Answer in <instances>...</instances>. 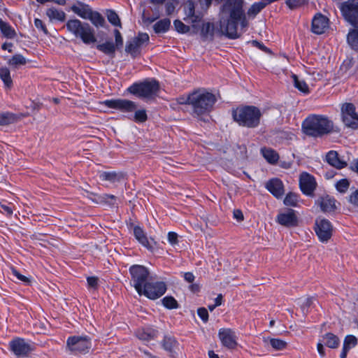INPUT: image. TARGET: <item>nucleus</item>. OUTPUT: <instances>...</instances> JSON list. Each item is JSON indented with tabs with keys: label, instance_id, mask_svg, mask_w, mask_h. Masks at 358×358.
Instances as JSON below:
<instances>
[{
	"label": "nucleus",
	"instance_id": "13",
	"mask_svg": "<svg viewBox=\"0 0 358 358\" xmlns=\"http://www.w3.org/2000/svg\"><path fill=\"white\" fill-rule=\"evenodd\" d=\"M343 122L345 125L353 129H358V115L355 106L351 103H345L341 108Z\"/></svg>",
	"mask_w": 358,
	"mask_h": 358
},
{
	"label": "nucleus",
	"instance_id": "2",
	"mask_svg": "<svg viewBox=\"0 0 358 358\" xmlns=\"http://www.w3.org/2000/svg\"><path fill=\"white\" fill-rule=\"evenodd\" d=\"M216 101L215 94L203 88L196 90L187 96H180V104L190 105L194 115L205 122L209 121V113Z\"/></svg>",
	"mask_w": 358,
	"mask_h": 358
},
{
	"label": "nucleus",
	"instance_id": "44",
	"mask_svg": "<svg viewBox=\"0 0 358 358\" xmlns=\"http://www.w3.org/2000/svg\"><path fill=\"white\" fill-rule=\"evenodd\" d=\"M108 20L114 26L121 27V22L117 14L113 10H108L107 12Z\"/></svg>",
	"mask_w": 358,
	"mask_h": 358
},
{
	"label": "nucleus",
	"instance_id": "9",
	"mask_svg": "<svg viewBox=\"0 0 358 358\" xmlns=\"http://www.w3.org/2000/svg\"><path fill=\"white\" fill-rule=\"evenodd\" d=\"M129 273L133 286L138 294H141V292H143L145 285L150 282L148 270L143 266L133 265L129 268Z\"/></svg>",
	"mask_w": 358,
	"mask_h": 358
},
{
	"label": "nucleus",
	"instance_id": "42",
	"mask_svg": "<svg viewBox=\"0 0 358 358\" xmlns=\"http://www.w3.org/2000/svg\"><path fill=\"white\" fill-rule=\"evenodd\" d=\"M214 34V25L213 23L207 22L203 24L201 28V35L208 38V37L213 38Z\"/></svg>",
	"mask_w": 358,
	"mask_h": 358
},
{
	"label": "nucleus",
	"instance_id": "37",
	"mask_svg": "<svg viewBox=\"0 0 358 358\" xmlns=\"http://www.w3.org/2000/svg\"><path fill=\"white\" fill-rule=\"evenodd\" d=\"M292 78L293 79L294 85L296 88L305 94H308L309 92V87L304 80H299L298 76L295 74H292Z\"/></svg>",
	"mask_w": 358,
	"mask_h": 358
},
{
	"label": "nucleus",
	"instance_id": "43",
	"mask_svg": "<svg viewBox=\"0 0 358 358\" xmlns=\"http://www.w3.org/2000/svg\"><path fill=\"white\" fill-rule=\"evenodd\" d=\"M357 343L358 340L355 336L348 335L344 339L343 347L350 350L351 348H355L357 345Z\"/></svg>",
	"mask_w": 358,
	"mask_h": 358
},
{
	"label": "nucleus",
	"instance_id": "7",
	"mask_svg": "<svg viewBox=\"0 0 358 358\" xmlns=\"http://www.w3.org/2000/svg\"><path fill=\"white\" fill-rule=\"evenodd\" d=\"M159 89V83L156 80L152 79L134 83L128 87L127 90L138 98L150 99L157 94Z\"/></svg>",
	"mask_w": 358,
	"mask_h": 358
},
{
	"label": "nucleus",
	"instance_id": "6",
	"mask_svg": "<svg viewBox=\"0 0 358 358\" xmlns=\"http://www.w3.org/2000/svg\"><path fill=\"white\" fill-rule=\"evenodd\" d=\"M67 30L76 38H79L85 44L96 41L94 30L87 23L82 22L78 19L69 20L66 24Z\"/></svg>",
	"mask_w": 358,
	"mask_h": 358
},
{
	"label": "nucleus",
	"instance_id": "32",
	"mask_svg": "<svg viewBox=\"0 0 358 358\" xmlns=\"http://www.w3.org/2000/svg\"><path fill=\"white\" fill-rule=\"evenodd\" d=\"M73 10L80 17L89 20L93 10L88 6H81L80 7H73Z\"/></svg>",
	"mask_w": 358,
	"mask_h": 358
},
{
	"label": "nucleus",
	"instance_id": "12",
	"mask_svg": "<svg viewBox=\"0 0 358 358\" xmlns=\"http://www.w3.org/2000/svg\"><path fill=\"white\" fill-rule=\"evenodd\" d=\"M103 104L109 108L115 109L124 113H132L137 108V104L134 101L124 99L106 100Z\"/></svg>",
	"mask_w": 358,
	"mask_h": 358
},
{
	"label": "nucleus",
	"instance_id": "54",
	"mask_svg": "<svg viewBox=\"0 0 358 358\" xmlns=\"http://www.w3.org/2000/svg\"><path fill=\"white\" fill-rule=\"evenodd\" d=\"M222 0H199L202 9H208L213 1L220 3Z\"/></svg>",
	"mask_w": 358,
	"mask_h": 358
},
{
	"label": "nucleus",
	"instance_id": "3",
	"mask_svg": "<svg viewBox=\"0 0 358 358\" xmlns=\"http://www.w3.org/2000/svg\"><path fill=\"white\" fill-rule=\"evenodd\" d=\"M231 115L234 121L240 127L255 129L260 125L263 114L257 106L241 105L232 110Z\"/></svg>",
	"mask_w": 358,
	"mask_h": 358
},
{
	"label": "nucleus",
	"instance_id": "39",
	"mask_svg": "<svg viewBox=\"0 0 358 358\" xmlns=\"http://www.w3.org/2000/svg\"><path fill=\"white\" fill-rule=\"evenodd\" d=\"M89 20H90L92 23L96 27H103L105 24L104 18L99 13L96 11H93L91 13Z\"/></svg>",
	"mask_w": 358,
	"mask_h": 358
},
{
	"label": "nucleus",
	"instance_id": "49",
	"mask_svg": "<svg viewBox=\"0 0 358 358\" xmlns=\"http://www.w3.org/2000/svg\"><path fill=\"white\" fill-rule=\"evenodd\" d=\"M350 185V182L347 179H341L336 183V189L338 192L344 193L345 192Z\"/></svg>",
	"mask_w": 358,
	"mask_h": 358
},
{
	"label": "nucleus",
	"instance_id": "50",
	"mask_svg": "<svg viewBox=\"0 0 358 358\" xmlns=\"http://www.w3.org/2000/svg\"><path fill=\"white\" fill-rule=\"evenodd\" d=\"M115 40V48L119 49L123 45V38L120 34V32L117 29L114 30Z\"/></svg>",
	"mask_w": 358,
	"mask_h": 358
},
{
	"label": "nucleus",
	"instance_id": "28",
	"mask_svg": "<svg viewBox=\"0 0 358 358\" xmlns=\"http://www.w3.org/2000/svg\"><path fill=\"white\" fill-rule=\"evenodd\" d=\"M261 153L265 159L271 164H275L278 162V154L271 148H263L261 149Z\"/></svg>",
	"mask_w": 358,
	"mask_h": 358
},
{
	"label": "nucleus",
	"instance_id": "52",
	"mask_svg": "<svg viewBox=\"0 0 358 358\" xmlns=\"http://www.w3.org/2000/svg\"><path fill=\"white\" fill-rule=\"evenodd\" d=\"M197 314L202 321L206 323L208 321V313L206 308L202 307L197 310Z\"/></svg>",
	"mask_w": 358,
	"mask_h": 358
},
{
	"label": "nucleus",
	"instance_id": "35",
	"mask_svg": "<svg viewBox=\"0 0 358 358\" xmlns=\"http://www.w3.org/2000/svg\"><path fill=\"white\" fill-rule=\"evenodd\" d=\"M171 24V21L169 19H164L156 22L154 26V30L156 33L166 32Z\"/></svg>",
	"mask_w": 358,
	"mask_h": 358
},
{
	"label": "nucleus",
	"instance_id": "16",
	"mask_svg": "<svg viewBox=\"0 0 358 358\" xmlns=\"http://www.w3.org/2000/svg\"><path fill=\"white\" fill-rule=\"evenodd\" d=\"M299 186L304 194L313 195L317 187L315 177L306 172L302 173L299 178Z\"/></svg>",
	"mask_w": 358,
	"mask_h": 358
},
{
	"label": "nucleus",
	"instance_id": "23",
	"mask_svg": "<svg viewBox=\"0 0 358 358\" xmlns=\"http://www.w3.org/2000/svg\"><path fill=\"white\" fill-rule=\"evenodd\" d=\"M323 212H331L336 209V200L329 195L320 197L316 201Z\"/></svg>",
	"mask_w": 358,
	"mask_h": 358
},
{
	"label": "nucleus",
	"instance_id": "20",
	"mask_svg": "<svg viewBox=\"0 0 358 358\" xmlns=\"http://www.w3.org/2000/svg\"><path fill=\"white\" fill-rule=\"evenodd\" d=\"M266 188L275 197H281L284 194L282 182L278 178L269 180L266 184Z\"/></svg>",
	"mask_w": 358,
	"mask_h": 358
},
{
	"label": "nucleus",
	"instance_id": "41",
	"mask_svg": "<svg viewBox=\"0 0 358 358\" xmlns=\"http://www.w3.org/2000/svg\"><path fill=\"white\" fill-rule=\"evenodd\" d=\"M177 341L176 340L171 336H165L163 341V347L164 348L170 352H173V348L176 345Z\"/></svg>",
	"mask_w": 358,
	"mask_h": 358
},
{
	"label": "nucleus",
	"instance_id": "21",
	"mask_svg": "<svg viewBox=\"0 0 358 358\" xmlns=\"http://www.w3.org/2000/svg\"><path fill=\"white\" fill-rule=\"evenodd\" d=\"M99 178L101 181H108L112 184L121 182L124 179V174L116 171H101Z\"/></svg>",
	"mask_w": 358,
	"mask_h": 358
},
{
	"label": "nucleus",
	"instance_id": "62",
	"mask_svg": "<svg viewBox=\"0 0 358 358\" xmlns=\"http://www.w3.org/2000/svg\"><path fill=\"white\" fill-rule=\"evenodd\" d=\"M322 342H319L317 345V351H318V353L320 354V355L323 357L326 355V353H325V350H324V345L322 343Z\"/></svg>",
	"mask_w": 358,
	"mask_h": 358
},
{
	"label": "nucleus",
	"instance_id": "38",
	"mask_svg": "<svg viewBox=\"0 0 358 358\" xmlns=\"http://www.w3.org/2000/svg\"><path fill=\"white\" fill-rule=\"evenodd\" d=\"M16 115L12 113H0V125H7L15 122Z\"/></svg>",
	"mask_w": 358,
	"mask_h": 358
},
{
	"label": "nucleus",
	"instance_id": "14",
	"mask_svg": "<svg viewBox=\"0 0 358 358\" xmlns=\"http://www.w3.org/2000/svg\"><path fill=\"white\" fill-rule=\"evenodd\" d=\"M166 290V287L163 282L150 281L145 285L143 292H141L139 295H145L150 299H156L162 296Z\"/></svg>",
	"mask_w": 358,
	"mask_h": 358
},
{
	"label": "nucleus",
	"instance_id": "8",
	"mask_svg": "<svg viewBox=\"0 0 358 358\" xmlns=\"http://www.w3.org/2000/svg\"><path fill=\"white\" fill-rule=\"evenodd\" d=\"M66 348L73 354H85L92 348V339L86 335L70 336L66 340Z\"/></svg>",
	"mask_w": 358,
	"mask_h": 358
},
{
	"label": "nucleus",
	"instance_id": "60",
	"mask_svg": "<svg viewBox=\"0 0 358 358\" xmlns=\"http://www.w3.org/2000/svg\"><path fill=\"white\" fill-rule=\"evenodd\" d=\"M349 201L354 206L358 207V190L353 192L350 194Z\"/></svg>",
	"mask_w": 358,
	"mask_h": 358
},
{
	"label": "nucleus",
	"instance_id": "19",
	"mask_svg": "<svg viewBox=\"0 0 358 358\" xmlns=\"http://www.w3.org/2000/svg\"><path fill=\"white\" fill-rule=\"evenodd\" d=\"M329 27V19L324 15L317 14L312 20L311 29L316 34L324 33Z\"/></svg>",
	"mask_w": 358,
	"mask_h": 358
},
{
	"label": "nucleus",
	"instance_id": "36",
	"mask_svg": "<svg viewBox=\"0 0 358 358\" xmlns=\"http://www.w3.org/2000/svg\"><path fill=\"white\" fill-rule=\"evenodd\" d=\"M0 78L3 82L6 87H10L13 84V80L10 77V73L8 68L2 67L0 69Z\"/></svg>",
	"mask_w": 358,
	"mask_h": 358
},
{
	"label": "nucleus",
	"instance_id": "64",
	"mask_svg": "<svg viewBox=\"0 0 358 358\" xmlns=\"http://www.w3.org/2000/svg\"><path fill=\"white\" fill-rule=\"evenodd\" d=\"M184 278L187 282L192 283L195 278L192 273L187 272L184 274Z\"/></svg>",
	"mask_w": 358,
	"mask_h": 358
},
{
	"label": "nucleus",
	"instance_id": "27",
	"mask_svg": "<svg viewBox=\"0 0 358 358\" xmlns=\"http://www.w3.org/2000/svg\"><path fill=\"white\" fill-rule=\"evenodd\" d=\"M46 15L48 17L51 22L59 21L63 22L66 18V13L59 9L55 8H50L46 10Z\"/></svg>",
	"mask_w": 358,
	"mask_h": 358
},
{
	"label": "nucleus",
	"instance_id": "51",
	"mask_svg": "<svg viewBox=\"0 0 358 358\" xmlns=\"http://www.w3.org/2000/svg\"><path fill=\"white\" fill-rule=\"evenodd\" d=\"M306 2V0H287L286 3L291 9L296 8Z\"/></svg>",
	"mask_w": 358,
	"mask_h": 358
},
{
	"label": "nucleus",
	"instance_id": "46",
	"mask_svg": "<svg viewBox=\"0 0 358 358\" xmlns=\"http://www.w3.org/2000/svg\"><path fill=\"white\" fill-rule=\"evenodd\" d=\"M148 116L145 110H136L134 111V120L136 122H144L147 120Z\"/></svg>",
	"mask_w": 358,
	"mask_h": 358
},
{
	"label": "nucleus",
	"instance_id": "59",
	"mask_svg": "<svg viewBox=\"0 0 358 358\" xmlns=\"http://www.w3.org/2000/svg\"><path fill=\"white\" fill-rule=\"evenodd\" d=\"M103 199L109 203L110 205H114L116 201V196L113 194H105L102 196Z\"/></svg>",
	"mask_w": 358,
	"mask_h": 358
},
{
	"label": "nucleus",
	"instance_id": "63",
	"mask_svg": "<svg viewBox=\"0 0 358 358\" xmlns=\"http://www.w3.org/2000/svg\"><path fill=\"white\" fill-rule=\"evenodd\" d=\"M1 207L3 212L8 215L13 214V208L9 205L1 204Z\"/></svg>",
	"mask_w": 358,
	"mask_h": 358
},
{
	"label": "nucleus",
	"instance_id": "45",
	"mask_svg": "<svg viewBox=\"0 0 358 358\" xmlns=\"http://www.w3.org/2000/svg\"><path fill=\"white\" fill-rule=\"evenodd\" d=\"M298 202V196L294 193H289L284 199L286 206H296Z\"/></svg>",
	"mask_w": 358,
	"mask_h": 358
},
{
	"label": "nucleus",
	"instance_id": "30",
	"mask_svg": "<svg viewBox=\"0 0 358 358\" xmlns=\"http://www.w3.org/2000/svg\"><path fill=\"white\" fill-rule=\"evenodd\" d=\"M264 341L269 344L275 350H282L287 348V343L279 338H264Z\"/></svg>",
	"mask_w": 358,
	"mask_h": 358
},
{
	"label": "nucleus",
	"instance_id": "24",
	"mask_svg": "<svg viewBox=\"0 0 358 358\" xmlns=\"http://www.w3.org/2000/svg\"><path fill=\"white\" fill-rule=\"evenodd\" d=\"M184 10L186 15L185 20H189L192 22H196L199 20V16L195 15V1L192 0H187L184 3Z\"/></svg>",
	"mask_w": 358,
	"mask_h": 358
},
{
	"label": "nucleus",
	"instance_id": "33",
	"mask_svg": "<svg viewBox=\"0 0 358 358\" xmlns=\"http://www.w3.org/2000/svg\"><path fill=\"white\" fill-rule=\"evenodd\" d=\"M266 6L264 1L262 0L259 2L253 3L248 9L247 14L249 17H255L259 13L262 11Z\"/></svg>",
	"mask_w": 358,
	"mask_h": 358
},
{
	"label": "nucleus",
	"instance_id": "10",
	"mask_svg": "<svg viewBox=\"0 0 358 358\" xmlns=\"http://www.w3.org/2000/svg\"><path fill=\"white\" fill-rule=\"evenodd\" d=\"M9 348L17 357H24L34 350V345L31 341L17 337L9 342Z\"/></svg>",
	"mask_w": 358,
	"mask_h": 358
},
{
	"label": "nucleus",
	"instance_id": "58",
	"mask_svg": "<svg viewBox=\"0 0 358 358\" xmlns=\"http://www.w3.org/2000/svg\"><path fill=\"white\" fill-rule=\"evenodd\" d=\"M168 241L170 244L176 245L178 243V234L176 232H169L168 234Z\"/></svg>",
	"mask_w": 358,
	"mask_h": 358
},
{
	"label": "nucleus",
	"instance_id": "55",
	"mask_svg": "<svg viewBox=\"0 0 358 358\" xmlns=\"http://www.w3.org/2000/svg\"><path fill=\"white\" fill-rule=\"evenodd\" d=\"M34 25L38 29L42 31L45 34H48V29L42 20L36 18L34 20Z\"/></svg>",
	"mask_w": 358,
	"mask_h": 358
},
{
	"label": "nucleus",
	"instance_id": "1",
	"mask_svg": "<svg viewBox=\"0 0 358 358\" xmlns=\"http://www.w3.org/2000/svg\"><path fill=\"white\" fill-rule=\"evenodd\" d=\"M222 17L220 21L221 32L230 39L240 37L237 31L238 24L240 22L242 28L248 26L241 0H227L222 7Z\"/></svg>",
	"mask_w": 358,
	"mask_h": 358
},
{
	"label": "nucleus",
	"instance_id": "48",
	"mask_svg": "<svg viewBox=\"0 0 358 358\" xmlns=\"http://www.w3.org/2000/svg\"><path fill=\"white\" fill-rule=\"evenodd\" d=\"M12 274L15 276L19 280L23 282L26 285H29L31 282L29 278L22 275L15 268L12 267L10 268Z\"/></svg>",
	"mask_w": 358,
	"mask_h": 358
},
{
	"label": "nucleus",
	"instance_id": "47",
	"mask_svg": "<svg viewBox=\"0 0 358 358\" xmlns=\"http://www.w3.org/2000/svg\"><path fill=\"white\" fill-rule=\"evenodd\" d=\"M163 305L169 309L176 308L178 306L177 301L172 296H166L162 299Z\"/></svg>",
	"mask_w": 358,
	"mask_h": 358
},
{
	"label": "nucleus",
	"instance_id": "11",
	"mask_svg": "<svg viewBox=\"0 0 358 358\" xmlns=\"http://www.w3.org/2000/svg\"><path fill=\"white\" fill-rule=\"evenodd\" d=\"M149 41V36L146 33H139L138 35L127 43L125 51L133 57L141 54V49Z\"/></svg>",
	"mask_w": 358,
	"mask_h": 358
},
{
	"label": "nucleus",
	"instance_id": "5",
	"mask_svg": "<svg viewBox=\"0 0 358 358\" xmlns=\"http://www.w3.org/2000/svg\"><path fill=\"white\" fill-rule=\"evenodd\" d=\"M340 8L345 19L355 28L348 33V43L352 49L358 50V0L345 1Z\"/></svg>",
	"mask_w": 358,
	"mask_h": 358
},
{
	"label": "nucleus",
	"instance_id": "17",
	"mask_svg": "<svg viewBox=\"0 0 358 358\" xmlns=\"http://www.w3.org/2000/svg\"><path fill=\"white\" fill-rule=\"evenodd\" d=\"M276 222L286 227H294L298 225V217L294 210L288 208L277 215Z\"/></svg>",
	"mask_w": 358,
	"mask_h": 358
},
{
	"label": "nucleus",
	"instance_id": "22",
	"mask_svg": "<svg viewBox=\"0 0 358 358\" xmlns=\"http://www.w3.org/2000/svg\"><path fill=\"white\" fill-rule=\"evenodd\" d=\"M326 161L329 165L336 168L337 169H341L348 165L345 161L339 157L338 153L335 150H331L327 152L326 155Z\"/></svg>",
	"mask_w": 358,
	"mask_h": 358
},
{
	"label": "nucleus",
	"instance_id": "29",
	"mask_svg": "<svg viewBox=\"0 0 358 358\" xmlns=\"http://www.w3.org/2000/svg\"><path fill=\"white\" fill-rule=\"evenodd\" d=\"M134 235L136 240L143 246L148 248L149 241L146 237L143 230L139 226H135L134 227Z\"/></svg>",
	"mask_w": 358,
	"mask_h": 358
},
{
	"label": "nucleus",
	"instance_id": "56",
	"mask_svg": "<svg viewBox=\"0 0 358 358\" xmlns=\"http://www.w3.org/2000/svg\"><path fill=\"white\" fill-rule=\"evenodd\" d=\"M251 43L253 45V46L258 48L259 50L264 51V52L271 53V50L266 47L262 43H260L256 40L252 41Z\"/></svg>",
	"mask_w": 358,
	"mask_h": 358
},
{
	"label": "nucleus",
	"instance_id": "57",
	"mask_svg": "<svg viewBox=\"0 0 358 358\" xmlns=\"http://www.w3.org/2000/svg\"><path fill=\"white\" fill-rule=\"evenodd\" d=\"M99 279L96 277L92 276L87 278V282L89 287L96 289L98 286Z\"/></svg>",
	"mask_w": 358,
	"mask_h": 358
},
{
	"label": "nucleus",
	"instance_id": "25",
	"mask_svg": "<svg viewBox=\"0 0 358 358\" xmlns=\"http://www.w3.org/2000/svg\"><path fill=\"white\" fill-rule=\"evenodd\" d=\"M322 338L321 342L329 348L336 349L340 345L339 338L332 333H327Z\"/></svg>",
	"mask_w": 358,
	"mask_h": 358
},
{
	"label": "nucleus",
	"instance_id": "31",
	"mask_svg": "<svg viewBox=\"0 0 358 358\" xmlns=\"http://www.w3.org/2000/svg\"><path fill=\"white\" fill-rule=\"evenodd\" d=\"M96 48L108 55H114L116 50L115 44L112 41H106L96 46Z\"/></svg>",
	"mask_w": 358,
	"mask_h": 358
},
{
	"label": "nucleus",
	"instance_id": "53",
	"mask_svg": "<svg viewBox=\"0 0 358 358\" xmlns=\"http://www.w3.org/2000/svg\"><path fill=\"white\" fill-rule=\"evenodd\" d=\"M313 297H308L306 299V301L301 305V309L304 314H307L308 312V308L311 306L314 301Z\"/></svg>",
	"mask_w": 358,
	"mask_h": 358
},
{
	"label": "nucleus",
	"instance_id": "26",
	"mask_svg": "<svg viewBox=\"0 0 358 358\" xmlns=\"http://www.w3.org/2000/svg\"><path fill=\"white\" fill-rule=\"evenodd\" d=\"M137 337L145 341L155 339L157 336V331L152 328H144L137 331Z\"/></svg>",
	"mask_w": 358,
	"mask_h": 358
},
{
	"label": "nucleus",
	"instance_id": "40",
	"mask_svg": "<svg viewBox=\"0 0 358 358\" xmlns=\"http://www.w3.org/2000/svg\"><path fill=\"white\" fill-rule=\"evenodd\" d=\"M27 62L26 58L20 54L14 55L11 59H9L8 64L10 66L17 67L20 65H24Z\"/></svg>",
	"mask_w": 358,
	"mask_h": 358
},
{
	"label": "nucleus",
	"instance_id": "4",
	"mask_svg": "<svg viewBox=\"0 0 358 358\" xmlns=\"http://www.w3.org/2000/svg\"><path fill=\"white\" fill-rule=\"evenodd\" d=\"M302 130L307 136L322 137L334 131V123L324 115H311L303 122Z\"/></svg>",
	"mask_w": 358,
	"mask_h": 358
},
{
	"label": "nucleus",
	"instance_id": "61",
	"mask_svg": "<svg viewBox=\"0 0 358 358\" xmlns=\"http://www.w3.org/2000/svg\"><path fill=\"white\" fill-rule=\"evenodd\" d=\"M354 64V62L352 59H348L345 60L341 66V69H344L345 71L349 70L351 67H352Z\"/></svg>",
	"mask_w": 358,
	"mask_h": 358
},
{
	"label": "nucleus",
	"instance_id": "18",
	"mask_svg": "<svg viewBox=\"0 0 358 358\" xmlns=\"http://www.w3.org/2000/svg\"><path fill=\"white\" fill-rule=\"evenodd\" d=\"M218 337L222 344L229 349H234L238 345L236 333L231 329H220Z\"/></svg>",
	"mask_w": 358,
	"mask_h": 358
},
{
	"label": "nucleus",
	"instance_id": "34",
	"mask_svg": "<svg viewBox=\"0 0 358 358\" xmlns=\"http://www.w3.org/2000/svg\"><path fill=\"white\" fill-rule=\"evenodd\" d=\"M0 29L3 36L8 38H13L15 36V30L7 22L0 20Z\"/></svg>",
	"mask_w": 358,
	"mask_h": 358
},
{
	"label": "nucleus",
	"instance_id": "15",
	"mask_svg": "<svg viewBox=\"0 0 358 358\" xmlns=\"http://www.w3.org/2000/svg\"><path fill=\"white\" fill-rule=\"evenodd\" d=\"M315 231L322 242H327L332 236L333 227L327 219H317L315 221Z\"/></svg>",
	"mask_w": 358,
	"mask_h": 358
}]
</instances>
